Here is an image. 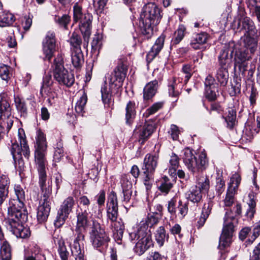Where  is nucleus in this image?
<instances>
[{
  "label": "nucleus",
  "instance_id": "60",
  "mask_svg": "<svg viewBox=\"0 0 260 260\" xmlns=\"http://www.w3.org/2000/svg\"><path fill=\"white\" fill-rule=\"evenodd\" d=\"M212 206V202H208V203L205 204L202 209L201 215L208 218L211 213Z\"/></svg>",
  "mask_w": 260,
  "mask_h": 260
},
{
  "label": "nucleus",
  "instance_id": "34",
  "mask_svg": "<svg viewBox=\"0 0 260 260\" xmlns=\"http://www.w3.org/2000/svg\"><path fill=\"white\" fill-rule=\"evenodd\" d=\"M202 192L208 191L210 188V181L207 175H201L197 177L196 185Z\"/></svg>",
  "mask_w": 260,
  "mask_h": 260
},
{
  "label": "nucleus",
  "instance_id": "40",
  "mask_svg": "<svg viewBox=\"0 0 260 260\" xmlns=\"http://www.w3.org/2000/svg\"><path fill=\"white\" fill-rule=\"evenodd\" d=\"M1 260L11 259V250L9 244L7 241H4L1 247Z\"/></svg>",
  "mask_w": 260,
  "mask_h": 260
},
{
  "label": "nucleus",
  "instance_id": "39",
  "mask_svg": "<svg viewBox=\"0 0 260 260\" xmlns=\"http://www.w3.org/2000/svg\"><path fill=\"white\" fill-rule=\"evenodd\" d=\"M228 68L221 67L219 68L216 74V78L221 85L225 86L227 84L229 78Z\"/></svg>",
  "mask_w": 260,
  "mask_h": 260
},
{
  "label": "nucleus",
  "instance_id": "8",
  "mask_svg": "<svg viewBox=\"0 0 260 260\" xmlns=\"http://www.w3.org/2000/svg\"><path fill=\"white\" fill-rule=\"evenodd\" d=\"M118 210L116 193L114 191H111L108 196L107 204V217L111 221V226L114 239L117 243H120L123 237L124 226L122 222L117 220Z\"/></svg>",
  "mask_w": 260,
  "mask_h": 260
},
{
  "label": "nucleus",
  "instance_id": "47",
  "mask_svg": "<svg viewBox=\"0 0 260 260\" xmlns=\"http://www.w3.org/2000/svg\"><path fill=\"white\" fill-rule=\"evenodd\" d=\"M236 119V111L233 108H230L228 110V115L225 118V120L227 122V124L229 127L232 128L233 127L235 124Z\"/></svg>",
  "mask_w": 260,
  "mask_h": 260
},
{
  "label": "nucleus",
  "instance_id": "56",
  "mask_svg": "<svg viewBox=\"0 0 260 260\" xmlns=\"http://www.w3.org/2000/svg\"><path fill=\"white\" fill-rule=\"evenodd\" d=\"M158 222V218L153 215H149L145 220L141 221L139 224L145 222L147 226V229H149V227H151L154 224H156Z\"/></svg>",
  "mask_w": 260,
  "mask_h": 260
},
{
  "label": "nucleus",
  "instance_id": "51",
  "mask_svg": "<svg viewBox=\"0 0 260 260\" xmlns=\"http://www.w3.org/2000/svg\"><path fill=\"white\" fill-rule=\"evenodd\" d=\"M15 103L17 110L21 114H24L26 112L27 108L25 103L20 98H15Z\"/></svg>",
  "mask_w": 260,
  "mask_h": 260
},
{
  "label": "nucleus",
  "instance_id": "33",
  "mask_svg": "<svg viewBox=\"0 0 260 260\" xmlns=\"http://www.w3.org/2000/svg\"><path fill=\"white\" fill-rule=\"evenodd\" d=\"M72 61L75 68H79L84 62V57L81 48L73 49L72 53Z\"/></svg>",
  "mask_w": 260,
  "mask_h": 260
},
{
  "label": "nucleus",
  "instance_id": "62",
  "mask_svg": "<svg viewBox=\"0 0 260 260\" xmlns=\"http://www.w3.org/2000/svg\"><path fill=\"white\" fill-rule=\"evenodd\" d=\"M182 71L185 74L184 82L186 83L191 76V69L189 65L186 64L183 66Z\"/></svg>",
  "mask_w": 260,
  "mask_h": 260
},
{
  "label": "nucleus",
  "instance_id": "4",
  "mask_svg": "<svg viewBox=\"0 0 260 260\" xmlns=\"http://www.w3.org/2000/svg\"><path fill=\"white\" fill-rule=\"evenodd\" d=\"M242 213V207L237 203L233 209L227 210L224 217L222 232L219 239V247L225 248L231 243L235 224L238 223V218Z\"/></svg>",
  "mask_w": 260,
  "mask_h": 260
},
{
  "label": "nucleus",
  "instance_id": "48",
  "mask_svg": "<svg viewBox=\"0 0 260 260\" xmlns=\"http://www.w3.org/2000/svg\"><path fill=\"white\" fill-rule=\"evenodd\" d=\"M178 216L183 218L187 214L188 211V203L183 202L181 200H179L178 202Z\"/></svg>",
  "mask_w": 260,
  "mask_h": 260
},
{
  "label": "nucleus",
  "instance_id": "15",
  "mask_svg": "<svg viewBox=\"0 0 260 260\" xmlns=\"http://www.w3.org/2000/svg\"><path fill=\"white\" fill-rule=\"evenodd\" d=\"M91 229L90 239L93 247L99 248L106 246L110 239L100 223L96 220H92Z\"/></svg>",
  "mask_w": 260,
  "mask_h": 260
},
{
  "label": "nucleus",
  "instance_id": "19",
  "mask_svg": "<svg viewBox=\"0 0 260 260\" xmlns=\"http://www.w3.org/2000/svg\"><path fill=\"white\" fill-rule=\"evenodd\" d=\"M240 182L241 177L238 174H234L231 178L225 198L223 200L224 207H230L235 203V194L237 192Z\"/></svg>",
  "mask_w": 260,
  "mask_h": 260
},
{
  "label": "nucleus",
  "instance_id": "20",
  "mask_svg": "<svg viewBox=\"0 0 260 260\" xmlns=\"http://www.w3.org/2000/svg\"><path fill=\"white\" fill-rule=\"evenodd\" d=\"M235 47L234 42H230L224 45L218 56V61L220 67L225 68L231 67Z\"/></svg>",
  "mask_w": 260,
  "mask_h": 260
},
{
  "label": "nucleus",
  "instance_id": "35",
  "mask_svg": "<svg viewBox=\"0 0 260 260\" xmlns=\"http://www.w3.org/2000/svg\"><path fill=\"white\" fill-rule=\"evenodd\" d=\"M202 192L199 188L194 186L187 192V199L193 203H198L202 199Z\"/></svg>",
  "mask_w": 260,
  "mask_h": 260
},
{
  "label": "nucleus",
  "instance_id": "58",
  "mask_svg": "<svg viewBox=\"0 0 260 260\" xmlns=\"http://www.w3.org/2000/svg\"><path fill=\"white\" fill-rule=\"evenodd\" d=\"M216 87L214 88L207 87L205 89L206 97L211 101H214L216 99Z\"/></svg>",
  "mask_w": 260,
  "mask_h": 260
},
{
  "label": "nucleus",
  "instance_id": "31",
  "mask_svg": "<svg viewBox=\"0 0 260 260\" xmlns=\"http://www.w3.org/2000/svg\"><path fill=\"white\" fill-rule=\"evenodd\" d=\"M53 81L50 75H46L43 79L42 84L40 89V94L42 96H44V94L51 93L52 85Z\"/></svg>",
  "mask_w": 260,
  "mask_h": 260
},
{
  "label": "nucleus",
  "instance_id": "9",
  "mask_svg": "<svg viewBox=\"0 0 260 260\" xmlns=\"http://www.w3.org/2000/svg\"><path fill=\"white\" fill-rule=\"evenodd\" d=\"M145 222L139 224L136 230L129 233L132 240H136L135 252L141 255L153 245L151 233Z\"/></svg>",
  "mask_w": 260,
  "mask_h": 260
},
{
  "label": "nucleus",
  "instance_id": "64",
  "mask_svg": "<svg viewBox=\"0 0 260 260\" xmlns=\"http://www.w3.org/2000/svg\"><path fill=\"white\" fill-rule=\"evenodd\" d=\"M32 24V19L29 16L24 17V21L22 22V25L25 30H28Z\"/></svg>",
  "mask_w": 260,
  "mask_h": 260
},
{
  "label": "nucleus",
  "instance_id": "61",
  "mask_svg": "<svg viewBox=\"0 0 260 260\" xmlns=\"http://www.w3.org/2000/svg\"><path fill=\"white\" fill-rule=\"evenodd\" d=\"M169 133L173 140H176L178 138L180 131L176 125L172 124L171 125L170 131L169 132Z\"/></svg>",
  "mask_w": 260,
  "mask_h": 260
},
{
  "label": "nucleus",
  "instance_id": "30",
  "mask_svg": "<svg viewBox=\"0 0 260 260\" xmlns=\"http://www.w3.org/2000/svg\"><path fill=\"white\" fill-rule=\"evenodd\" d=\"M125 120L127 124H131L136 115V104L133 101H129L125 108Z\"/></svg>",
  "mask_w": 260,
  "mask_h": 260
},
{
  "label": "nucleus",
  "instance_id": "12",
  "mask_svg": "<svg viewBox=\"0 0 260 260\" xmlns=\"http://www.w3.org/2000/svg\"><path fill=\"white\" fill-rule=\"evenodd\" d=\"M63 63L62 55L58 54L54 60L53 77L59 84L70 87L74 83V77L64 68Z\"/></svg>",
  "mask_w": 260,
  "mask_h": 260
},
{
  "label": "nucleus",
  "instance_id": "32",
  "mask_svg": "<svg viewBox=\"0 0 260 260\" xmlns=\"http://www.w3.org/2000/svg\"><path fill=\"white\" fill-rule=\"evenodd\" d=\"M169 235L166 233L165 228L162 226H159L155 231V239L157 244L159 247L164 245L166 241H168Z\"/></svg>",
  "mask_w": 260,
  "mask_h": 260
},
{
  "label": "nucleus",
  "instance_id": "50",
  "mask_svg": "<svg viewBox=\"0 0 260 260\" xmlns=\"http://www.w3.org/2000/svg\"><path fill=\"white\" fill-rule=\"evenodd\" d=\"M163 103L161 102H157L153 104L150 108L147 109L144 113V116L147 118L150 115L155 113L158 110L162 107Z\"/></svg>",
  "mask_w": 260,
  "mask_h": 260
},
{
  "label": "nucleus",
  "instance_id": "11",
  "mask_svg": "<svg viewBox=\"0 0 260 260\" xmlns=\"http://www.w3.org/2000/svg\"><path fill=\"white\" fill-rule=\"evenodd\" d=\"M183 152V161L187 169L193 174L202 172L207 167L208 161L204 152L200 154L199 159H197L192 151L189 148L184 149Z\"/></svg>",
  "mask_w": 260,
  "mask_h": 260
},
{
  "label": "nucleus",
  "instance_id": "10",
  "mask_svg": "<svg viewBox=\"0 0 260 260\" xmlns=\"http://www.w3.org/2000/svg\"><path fill=\"white\" fill-rule=\"evenodd\" d=\"M73 24L78 23L85 42L88 43L91 32L92 16L83 9L78 3L73 6Z\"/></svg>",
  "mask_w": 260,
  "mask_h": 260
},
{
  "label": "nucleus",
  "instance_id": "18",
  "mask_svg": "<svg viewBox=\"0 0 260 260\" xmlns=\"http://www.w3.org/2000/svg\"><path fill=\"white\" fill-rule=\"evenodd\" d=\"M75 205V200L72 197L67 198L62 203L58 211L54 225L56 228H60L65 222Z\"/></svg>",
  "mask_w": 260,
  "mask_h": 260
},
{
  "label": "nucleus",
  "instance_id": "5",
  "mask_svg": "<svg viewBox=\"0 0 260 260\" xmlns=\"http://www.w3.org/2000/svg\"><path fill=\"white\" fill-rule=\"evenodd\" d=\"M161 17L160 9L155 3L145 5L142 9L140 20L143 33L151 35L154 27L159 23Z\"/></svg>",
  "mask_w": 260,
  "mask_h": 260
},
{
  "label": "nucleus",
  "instance_id": "44",
  "mask_svg": "<svg viewBox=\"0 0 260 260\" xmlns=\"http://www.w3.org/2000/svg\"><path fill=\"white\" fill-rule=\"evenodd\" d=\"M247 7L254 11L257 18L260 21V0H246Z\"/></svg>",
  "mask_w": 260,
  "mask_h": 260
},
{
  "label": "nucleus",
  "instance_id": "49",
  "mask_svg": "<svg viewBox=\"0 0 260 260\" xmlns=\"http://www.w3.org/2000/svg\"><path fill=\"white\" fill-rule=\"evenodd\" d=\"M173 186V184L170 182L167 177H164L161 181L160 185L159 187V189L163 192L168 193L170 190Z\"/></svg>",
  "mask_w": 260,
  "mask_h": 260
},
{
  "label": "nucleus",
  "instance_id": "6",
  "mask_svg": "<svg viewBox=\"0 0 260 260\" xmlns=\"http://www.w3.org/2000/svg\"><path fill=\"white\" fill-rule=\"evenodd\" d=\"M27 219V211L23 210V212H7V217L4 221L7 228L17 238L25 239L28 238L30 234L29 229L23 224Z\"/></svg>",
  "mask_w": 260,
  "mask_h": 260
},
{
  "label": "nucleus",
  "instance_id": "38",
  "mask_svg": "<svg viewBox=\"0 0 260 260\" xmlns=\"http://www.w3.org/2000/svg\"><path fill=\"white\" fill-rule=\"evenodd\" d=\"M182 84L179 80L174 79L171 84L169 85V94L172 97H178L181 92Z\"/></svg>",
  "mask_w": 260,
  "mask_h": 260
},
{
  "label": "nucleus",
  "instance_id": "46",
  "mask_svg": "<svg viewBox=\"0 0 260 260\" xmlns=\"http://www.w3.org/2000/svg\"><path fill=\"white\" fill-rule=\"evenodd\" d=\"M178 200V197L175 196L168 201L167 207L168 211L172 216L177 215V209Z\"/></svg>",
  "mask_w": 260,
  "mask_h": 260
},
{
  "label": "nucleus",
  "instance_id": "45",
  "mask_svg": "<svg viewBox=\"0 0 260 260\" xmlns=\"http://www.w3.org/2000/svg\"><path fill=\"white\" fill-rule=\"evenodd\" d=\"M45 259L40 248L35 247L32 250L31 255L25 257L24 260H45Z\"/></svg>",
  "mask_w": 260,
  "mask_h": 260
},
{
  "label": "nucleus",
  "instance_id": "25",
  "mask_svg": "<svg viewBox=\"0 0 260 260\" xmlns=\"http://www.w3.org/2000/svg\"><path fill=\"white\" fill-rule=\"evenodd\" d=\"M165 37L160 36L156 40L155 44L152 47L151 50L148 53L146 59L148 62L151 61L159 53L164 46Z\"/></svg>",
  "mask_w": 260,
  "mask_h": 260
},
{
  "label": "nucleus",
  "instance_id": "28",
  "mask_svg": "<svg viewBox=\"0 0 260 260\" xmlns=\"http://www.w3.org/2000/svg\"><path fill=\"white\" fill-rule=\"evenodd\" d=\"M208 39V35L206 32L197 34L192 38L190 46L194 49H201Z\"/></svg>",
  "mask_w": 260,
  "mask_h": 260
},
{
  "label": "nucleus",
  "instance_id": "14",
  "mask_svg": "<svg viewBox=\"0 0 260 260\" xmlns=\"http://www.w3.org/2000/svg\"><path fill=\"white\" fill-rule=\"evenodd\" d=\"M18 142L12 143L10 148L11 154L15 161L17 159H21L23 155L25 158L28 159L30 156V150L26 139V136L24 130L19 128L18 131Z\"/></svg>",
  "mask_w": 260,
  "mask_h": 260
},
{
  "label": "nucleus",
  "instance_id": "26",
  "mask_svg": "<svg viewBox=\"0 0 260 260\" xmlns=\"http://www.w3.org/2000/svg\"><path fill=\"white\" fill-rule=\"evenodd\" d=\"M50 203L40 202V205L38 208L37 219L39 222L45 221L49 215L50 211Z\"/></svg>",
  "mask_w": 260,
  "mask_h": 260
},
{
  "label": "nucleus",
  "instance_id": "54",
  "mask_svg": "<svg viewBox=\"0 0 260 260\" xmlns=\"http://www.w3.org/2000/svg\"><path fill=\"white\" fill-rule=\"evenodd\" d=\"M10 67L3 64L0 67V77L4 80H8L10 77Z\"/></svg>",
  "mask_w": 260,
  "mask_h": 260
},
{
  "label": "nucleus",
  "instance_id": "21",
  "mask_svg": "<svg viewBox=\"0 0 260 260\" xmlns=\"http://www.w3.org/2000/svg\"><path fill=\"white\" fill-rule=\"evenodd\" d=\"M56 48L55 33L52 31L47 32L43 42V51L46 59L50 60Z\"/></svg>",
  "mask_w": 260,
  "mask_h": 260
},
{
  "label": "nucleus",
  "instance_id": "2",
  "mask_svg": "<svg viewBox=\"0 0 260 260\" xmlns=\"http://www.w3.org/2000/svg\"><path fill=\"white\" fill-rule=\"evenodd\" d=\"M241 41L244 48H240L238 45L235 44L234 69L236 70L238 69L241 74L244 75L248 68L247 61L252 58L253 54L257 49L258 40L255 38L248 37L241 39Z\"/></svg>",
  "mask_w": 260,
  "mask_h": 260
},
{
  "label": "nucleus",
  "instance_id": "3",
  "mask_svg": "<svg viewBox=\"0 0 260 260\" xmlns=\"http://www.w3.org/2000/svg\"><path fill=\"white\" fill-rule=\"evenodd\" d=\"M88 215L86 210H81V211L77 213V223L75 230L76 237L73 243L70 244L71 252L75 256V260H85L84 248L81 247L80 243L84 240L83 232L88 225Z\"/></svg>",
  "mask_w": 260,
  "mask_h": 260
},
{
  "label": "nucleus",
  "instance_id": "1",
  "mask_svg": "<svg viewBox=\"0 0 260 260\" xmlns=\"http://www.w3.org/2000/svg\"><path fill=\"white\" fill-rule=\"evenodd\" d=\"M47 144L45 134L40 130L37 131L35 145V163L38 170L39 185L42 191V199L40 201L49 202V197L52 192V188L46 183L47 180L46 166L47 161L46 155Z\"/></svg>",
  "mask_w": 260,
  "mask_h": 260
},
{
  "label": "nucleus",
  "instance_id": "42",
  "mask_svg": "<svg viewBox=\"0 0 260 260\" xmlns=\"http://www.w3.org/2000/svg\"><path fill=\"white\" fill-rule=\"evenodd\" d=\"M179 158L178 156L174 153H172L170 159V166L169 169V173L171 176L174 177L176 175V171L179 166Z\"/></svg>",
  "mask_w": 260,
  "mask_h": 260
},
{
  "label": "nucleus",
  "instance_id": "7",
  "mask_svg": "<svg viewBox=\"0 0 260 260\" xmlns=\"http://www.w3.org/2000/svg\"><path fill=\"white\" fill-rule=\"evenodd\" d=\"M127 70L126 66L123 62L120 61L113 72L105 77V82H109L110 88L108 89L106 87H104L101 89L102 100L105 104L109 103L111 100L110 90L117 89L122 86Z\"/></svg>",
  "mask_w": 260,
  "mask_h": 260
},
{
  "label": "nucleus",
  "instance_id": "13",
  "mask_svg": "<svg viewBox=\"0 0 260 260\" xmlns=\"http://www.w3.org/2000/svg\"><path fill=\"white\" fill-rule=\"evenodd\" d=\"M158 162V155L148 153L146 155L142 168L144 183L146 189H149L153 182V176Z\"/></svg>",
  "mask_w": 260,
  "mask_h": 260
},
{
  "label": "nucleus",
  "instance_id": "52",
  "mask_svg": "<svg viewBox=\"0 0 260 260\" xmlns=\"http://www.w3.org/2000/svg\"><path fill=\"white\" fill-rule=\"evenodd\" d=\"M69 41L71 45L73 47V49H77L78 48H80L81 39L80 37L76 33L72 34Z\"/></svg>",
  "mask_w": 260,
  "mask_h": 260
},
{
  "label": "nucleus",
  "instance_id": "17",
  "mask_svg": "<svg viewBox=\"0 0 260 260\" xmlns=\"http://www.w3.org/2000/svg\"><path fill=\"white\" fill-rule=\"evenodd\" d=\"M14 190L16 199H10L7 212H20L26 210L24 207L25 192L24 188L20 184H15Z\"/></svg>",
  "mask_w": 260,
  "mask_h": 260
},
{
  "label": "nucleus",
  "instance_id": "23",
  "mask_svg": "<svg viewBox=\"0 0 260 260\" xmlns=\"http://www.w3.org/2000/svg\"><path fill=\"white\" fill-rule=\"evenodd\" d=\"M155 129V124L153 122H146L143 126L136 129L135 133H139V141L143 144L152 135Z\"/></svg>",
  "mask_w": 260,
  "mask_h": 260
},
{
  "label": "nucleus",
  "instance_id": "57",
  "mask_svg": "<svg viewBox=\"0 0 260 260\" xmlns=\"http://www.w3.org/2000/svg\"><path fill=\"white\" fill-rule=\"evenodd\" d=\"M58 251L61 260H68L69 253L67 251V248L63 243H62V244L59 243Z\"/></svg>",
  "mask_w": 260,
  "mask_h": 260
},
{
  "label": "nucleus",
  "instance_id": "22",
  "mask_svg": "<svg viewBox=\"0 0 260 260\" xmlns=\"http://www.w3.org/2000/svg\"><path fill=\"white\" fill-rule=\"evenodd\" d=\"M11 115V107L8 99L4 96H0V119L3 120L4 125L7 123L8 131L13 124V121L10 117Z\"/></svg>",
  "mask_w": 260,
  "mask_h": 260
},
{
  "label": "nucleus",
  "instance_id": "53",
  "mask_svg": "<svg viewBox=\"0 0 260 260\" xmlns=\"http://www.w3.org/2000/svg\"><path fill=\"white\" fill-rule=\"evenodd\" d=\"M260 235V223H256L253 229L252 235L251 238L246 241V244H251L255 240V239Z\"/></svg>",
  "mask_w": 260,
  "mask_h": 260
},
{
  "label": "nucleus",
  "instance_id": "27",
  "mask_svg": "<svg viewBox=\"0 0 260 260\" xmlns=\"http://www.w3.org/2000/svg\"><path fill=\"white\" fill-rule=\"evenodd\" d=\"M121 187L123 194L122 201L128 203L132 196L133 185L132 182L127 180L126 176H123L122 178Z\"/></svg>",
  "mask_w": 260,
  "mask_h": 260
},
{
  "label": "nucleus",
  "instance_id": "24",
  "mask_svg": "<svg viewBox=\"0 0 260 260\" xmlns=\"http://www.w3.org/2000/svg\"><path fill=\"white\" fill-rule=\"evenodd\" d=\"M10 183L7 175L3 174L0 175V206L8 198Z\"/></svg>",
  "mask_w": 260,
  "mask_h": 260
},
{
  "label": "nucleus",
  "instance_id": "29",
  "mask_svg": "<svg viewBox=\"0 0 260 260\" xmlns=\"http://www.w3.org/2000/svg\"><path fill=\"white\" fill-rule=\"evenodd\" d=\"M158 82L154 80L148 83L143 89V98L144 100H149L152 98L156 93Z\"/></svg>",
  "mask_w": 260,
  "mask_h": 260
},
{
  "label": "nucleus",
  "instance_id": "41",
  "mask_svg": "<svg viewBox=\"0 0 260 260\" xmlns=\"http://www.w3.org/2000/svg\"><path fill=\"white\" fill-rule=\"evenodd\" d=\"M87 96L85 92H83L80 99L77 101L75 109L79 114L83 115L85 112L84 108L87 103Z\"/></svg>",
  "mask_w": 260,
  "mask_h": 260
},
{
  "label": "nucleus",
  "instance_id": "63",
  "mask_svg": "<svg viewBox=\"0 0 260 260\" xmlns=\"http://www.w3.org/2000/svg\"><path fill=\"white\" fill-rule=\"evenodd\" d=\"M59 146L56 148L54 152V159L55 161H59L63 156V150L62 147L60 146Z\"/></svg>",
  "mask_w": 260,
  "mask_h": 260
},
{
  "label": "nucleus",
  "instance_id": "16",
  "mask_svg": "<svg viewBox=\"0 0 260 260\" xmlns=\"http://www.w3.org/2000/svg\"><path fill=\"white\" fill-rule=\"evenodd\" d=\"M234 28L236 29L237 31H241L242 30H244L246 31L245 35L243 38L245 37H251L255 38L257 40L259 36L257 30L255 28L253 22L252 20L244 15H241L238 17L237 19H236L234 21L233 23Z\"/></svg>",
  "mask_w": 260,
  "mask_h": 260
},
{
  "label": "nucleus",
  "instance_id": "37",
  "mask_svg": "<svg viewBox=\"0 0 260 260\" xmlns=\"http://www.w3.org/2000/svg\"><path fill=\"white\" fill-rule=\"evenodd\" d=\"M15 21L14 15L8 12L4 11L0 15V26L5 27L13 24Z\"/></svg>",
  "mask_w": 260,
  "mask_h": 260
},
{
  "label": "nucleus",
  "instance_id": "59",
  "mask_svg": "<svg viewBox=\"0 0 260 260\" xmlns=\"http://www.w3.org/2000/svg\"><path fill=\"white\" fill-rule=\"evenodd\" d=\"M224 186L225 183L223 179L221 178H217L215 188L216 192L218 196H220L224 190Z\"/></svg>",
  "mask_w": 260,
  "mask_h": 260
},
{
  "label": "nucleus",
  "instance_id": "55",
  "mask_svg": "<svg viewBox=\"0 0 260 260\" xmlns=\"http://www.w3.org/2000/svg\"><path fill=\"white\" fill-rule=\"evenodd\" d=\"M255 206H256V203L253 200L251 199L249 201V202L248 203V209L247 210V212L246 213L245 215L251 219L255 212Z\"/></svg>",
  "mask_w": 260,
  "mask_h": 260
},
{
  "label": "nucleus",
  "instance_id": "43",
  "mask_svg": "<svg viewBox=\"0 0 260 260\" xmlns=\"http://www.w3.org/2000/svg\"><path fill=\"white\" fill-rule=\"evenodd\" d=\"M54 20L60 27L67 29L68 25L71 22V17L67 14H64L61 16L55 15Z\"/></svg>",
  "mask_w": 260,
  "mask_h": 260
},
{
  "label": "nucleus",
  "instance_id": "36",
  "mask_svg": "<svg viewBox=\"0 0 260 260\" xmlns=\"http://www.w3.org/2000/svg\"><path fill=\"white\" fill-rule=\"evenodd\" d=\"M186 28L183 25H180L178 29L174 33L173 37L171 40V46L179 44L183 39Z\"/></svg>",
  "mask_w": 260,
  "mask_h": 260
}]
</instances>
